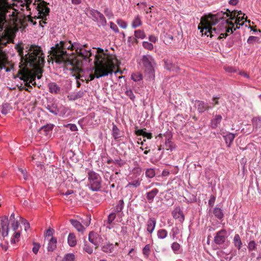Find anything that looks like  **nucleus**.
I'll use <instances>...</instances> for the list:
<instances>
[{
  "instance_id": "1",
  "label": "nucleus",
  "mask_w": 261,
  "mask_h": 261,
  "mask_svg": "<svg viewBox=\"0 0 261 261\" xmlns=\"http://www.w3.org/2000/svg\"><path fill=\"white\" fill-rule=\"evenodd\" d=\"M85 45H82L79 42H71V41H60L54 46L51 47V54L55 57L56 62L64 66L72 65V62L69 59V54L67 53V50L73 51L75 50L76 54Z\"/></svg>"
},
{
  "instance_id": "2",
  "label": "nucleus",
  "mask_w": 261,
  "mask_h": 261,
  "mask_svg": "<svg viewBox=\"0 0 261 261\" xmlns=\"http://www.w3.org/2000/svg\"><path fill=\"white\" fill-rule=\"evenodd\" d=\"M98 55L95 56V73L96 78L108 75L113 72L112 68L114 66L115 57L105 54L101 48H97Z\"/></svg>"
},
{
  "instance_id": "3",
  "label": "nucleus",
  "mask_w": 261,
  "mask_h": 261,
  "mask_svg": "<svg viewBox=\"0 0 261 261\" xmlns=\"http://www.w3.org/2000/svg\"><path fill=\"white\" fill-rule=\"evenodd\" d=\"M16 49L22 60H23L30 66H40L43 64L44 57L40 48L37 46H31L27 54H23V47L17 44Z\"/></svg>"
},
{
  "instance_id": "4",
  "label": "nucleus",
  "mask_w": 261,
  "mask_h": 261,
  "mask_svg": "<svg viewBox=\"0 0 261 261\" xmlns=\"http://www.w3.org/2000/svg\"><path fill=\"white\" fill-rule=\"evenodd\" d=\"M236 11H230L226 9L225 12L221 11L214 15H209L201 19L210 21L211 24H216L220 20H225L228 17L229 19L233 20L236 17Z\"/></svg>"
},
{
  "instance_id": "5",
  "label": "nucleus",
  "mask_w": 261,
  "mask_h": 261,
  "mask_svg": "<svg viewBox=\"0 0 261 261\" xmlns=\"http://www.w3.org/2000/svg\"><path fill=\"white\" fill-rule=\"evenodd\" d=\"M234 23L229 19L222 20L220 24L217 27L218 33H220L217 39L225 38L228 35L232 34L233 31L232 29L234 28Z\"/></svg>"
},
{
  "instance_id": "6",
  "label": "nucleus",
  "mask_w": 261,
  "mask_h": 261,
  "mask_svg": "<svg viewBox=\"0 0 261 261\" xmlns=\"http://www.w3.org/2000/svg\"><path fill=\"white\" fill-rule=\"evenodd\" d=\"M88 186L92 191H98L101 188L102 179L99 174L93 171L88 172Z\"/></svg>"
},
{
  "instance_id": "7",
  "label": "nucleus",
  "mask_w": 261,
  "mask_h": 261,
  "mask_svg": "<svg viewBox=\"0 0 261 261\" xmlns=\"http://www.w3.org/2000/svg\"><path fill=\"white\" fill-rule=\"evenodd\" d=\"M211 22L203 19H201V24L202 27L198 26V29H200V32L202 35H206L207 37L210 36L211 38L213 37H217L220 35V33H218L217 28H212V25L214 24H211Z\"/></svg>"
},
{
  "instance_id": "8",
  "label": "nucleus",
  "mask_w": 261,
  "mask_h": 261,
  "mask_svg": "<svg viewBox=\"0 0 261 261\" xmlns=\"http://www.w3.org/2000/svg\"><path fill=\"white\" fill-rule=\"evenodd\" d=\"M142 62L144 67L145 74L148 78L151 79L154 77V68L153 64L154 60L153 58L149 55H144L142 58Z\"/></svg>"
},
{
  "instance_id": "9",
  "label": "nucleus",
  "mask_w": 261,
  "mask_h": 261,
  "mask_svg": "<svg viewBox=\"0 0 261 261\" xmlns=\"http://www.w3.org/2000/svg\"><path fill=\"white\" fill-rule=\"evenodd\" d=\"M21 76L19 79L25 82V86L29 88H32L30 84L33 85H36V74L34 73L32 70L29 69H25L20 73Z\"/></svg>"
},
{
  "instance_id": "10",
  "label": "nucleus",
  "mask_w": 261,
  "mask_h": 261,
  "mask_svg": "<svg viewBox=\"0 0 261 261\" xmlns=\"http://www.w3.org/2000/svg\"><path fill=\"white\" fill-rule=\"evenodd\" d=\"M227 232L225 229H221L216 232L214 238V242L217 245L225 244L227 245Z\"/></svg>"
},
{
  "instance_id": "11",
  "label": "nucleus",
  "mask_w": 261,
  "mask_h": 261,
  "mask_svg": "<svg viewBox=\"0 0 261 261\" xmlns=\"http://www.w3.org/2000/svg\"><path fill=\"white\" fill-rule=\"evenodd\" d=\"M88 239L89 241L97 248L99 246L102 238H100L97 233L93 231H91L89 233Z\"/></svg>"
},
{
  "instance_id": "12",
  "label": "nucleus",
  "mask_w": 261,
  "mask_h": 261,
  "mask_svg": "<svg viewBox=\"0 0 261 261\" xmlns=\"http://www.w3.org/2000/svg\"><path fill=\"white\" fill-rule=\"evenodd\" d=\"M195 106L197 108L199 113H203L204 111H208L212 108L211 106H208L206 103L203 101L196 100Z\"/></svg>"
},
{
  "instance_id": "13",
  "label": "nucleus",
  "mask_w": 261,
  "mask_h": 261,
  "mask_svg": "<svg viewBox=\"0 0 261 261\" xmlns=\"http://www.w3.org/2000/svg\"><path fill=\"white\" fill-rule=\"evenodd\" d=\"M77 56L81 58H82L84 60L86 61H88L90 62L91 59H90V57L92 55V53L90 50L85 49L84 47L76 54Z\"/></svg>"
},
{
  "instance_id": "14",
  "label": "nucleus",
  "mask_w": 261,
  "mask_h": 261,
  "mask_svg": "<svg viewBox=\"0 0 261 261\" xmlns=\"http://www.w3.org/2000/svg\"><path fill=\"white\" fill-rule=\"evenodd\" d=\"M48 88L50 93L58 94L60 93L61 88L55 82H50L48 84Z\"/></svg>"
},
{
  "instance_id": "15",
  "label": "nucleus",
  "mask_w": 261,
  "mask_h": 261,
  "mask_svg": "<svg viewBox=\"0 0 261 261\" xmlns=\"http://www.w3.org/2000/svg\"><path fill=\"white\" fill-rule=\"evenodd\" d=\"M166 141H165V147L168 150L170 149L171 151L172 150L173 148H175V145L173 142L171 138L172 137V136L170 134V133H168L166 136Z\"/></svg>"
},
{
  "instance_id": "16",
  "label": "nucleus",
  "mask_w": 261,
  "mask_h": 261,
  "mask_svg": "<svg viewBox=\"0 0 261 261\" xmlns=\"http://www.w3.org/2000/svg\"><path fill=\"white\" fill-rule=\"evenodd\" d=\"M85 95V91L80 90L76 92H72L68 94L67 98L69 100H75L82 98Z\"/></svg>"
},
{
  "instance_id": "17",
  "label": "nucleus",
  "mask_w": 261,
  "mask_h": 261,
  "mask_svg": "<svg viewBox=\"0 0 261 261\" xmlns=\"http://www.w3.org/2000/svg\"><path fill=\"white\" fill-rule=\"evenodd\" d=\"M222 120V117L220 115H216L211 121V127L216 128L220 125Z\"/></svg>"
},
{
  "instance_id": "18",
  "label": "nucleus",
  "mask_w": 261,
  "mask_h": 261,
  "mask_svg": "<svg viewBox=\"0 0 261 261\" xmlns=\"http://www.w3.org/2000/svg\"><path fill=\"white\" fill-rule=\"evenodd\" d=\"M156 224V220L154 218H149L147 222V230L150 233L154 231Z\"/></svg>"
},
{
  "instance_id": "19",
  "label": "nucleus",
  "mask_w": 261,
  "mask_h": 261,
  "mask_svg": "<svg viewBox=\"0 0 261 261\" xmlns=\"http://www.w3.org/2000/svg\"><path fill=\"white\" fill-rule=\"evenodd\" d=\"M54 125L51 124H47L42 126L39 129V132L45 136H47L53 129Z\"/></svg>"
},
{
  "instance_id": "20",
  "label": "nucleus",
  "mask_w": 261,
  "mask_h": 261,
  "mask_svg": "<svg viewBox=\"0 0 261 261\" xmlns=\"http://www.w3.org/2000/svg\"><path fill=\"white\" fill-rule=\"evenodd\" d=\"M37 7L38 8L39 14L41 18L43 19L44 17H46L48 15L49 9L48 7L45 6H38Z\"/></svg>"
},
{
  "instance_id": "21",
  "label": "nucleus",
  "mask_w": 261,
  "mask_h": 261,
  "mask_svg": "<svg viewBox=\"0 0 261 261\" xmlns=\"http://www.w3.org/2000/svg\"><path fill=\"white\" fill-rule=\"evenodd\" d=\"M70 222L72 225L79 232L83 233L85 228L82 224L77 220L71 219Z\"/></svg>"
},
{
  "instance_id": "22",
  "label": "nucleus",
  "mask_w": 261,
  "mask_h": 261,
  "mask_svg": "<svg viewBox=\"0 0 261 261\" xmlns=\"http://www.w3.org/2000/svg\"><path fill=\"white\" fill-rule=\"evenodd\" d=\"M159 193V190L156 189H153L151 191L147 192L146 194V198L149 203H151L153 201L154 197Z\"/></svg>"
},
{
  "instance_id": "23",
  "label": "nucleus",
  "mask_w": 261,
  "mask_h": 261,
  "mask_svg": "<svg viewBox=\"0 0 261 261\" xmlns=\"http://www.w3.org/2000/svg\"><path fill=\"white\" fill-rule=\"evenodd\" d=\"M46 109L51 113L57 115L58 114L59 110L57 106L55 103H47L45 106Z\"/></svg>"
},
{
  "instance_id": "24",
  "label": "nucleus",
  "mask_w": 261,
  "mask_h": 261,
  "mask_svg": "<svg viewBox=\"0 0 261 261\" xmlns=\"http://www.w3.org/2000/svg\"><path fill=\"white\" fill-rule=\"evenodd\" d=\"M57 241L56 238L52 237L51 239L49 240V243L48 244L47 246V250L48 251H53L57 248Z\"/></svg>"
},
{
  "instance_id": "25",
  "label": "nucleus",
  "mask_w": 261,
  "mask_h": 261,
  "mask_svg": "<svg viewBox=\"0 0 261 261\" xmlns=\"http://www.w3.org/2000/svg\"><path fill=\"white\" fill-rule=\"evenodd\" d=\"M67 242L70 247H74L76 245V239L74 233H70L68 236Z\"/></svg>"
},
{
  "instance_id": "26",
  "label": "nucleus",
  "mask_w": 261,
  "mask_h": 261,
  "mask_svg": "<svg viewBox=\"0 0 261 261\" xmlns=\"http://www.w3.org/2000/svg\"><path fill=\"white\" fill-rule=\"evenodd\" d=\"M233 243L236 247H237L239 250H240L242 247V243L240 238V236L238 234H236L234 235Z\"/></svg>"
},
{
  "instance_id": "27",
  "label": "nucleus",
  "mask_w": 261,
  "mask_h": 261,
  "mask_svg": "<svg viewBox=\"0 0 261 261\" xmlns=\"http://www.w3.org/2000/svg\"><path fill=\"white\" fill-rule=\"evenodd\" d=\"M116 218V214L115 213H112L108 217V219L107 220V228L109 229L111 228V226L113 224V221Z\"/></svg>"
},
{
  "instance_id": "28",
  "label": "nucleus",
  "mask_w": 261,
  "mask_h": 261,
  "mask_svg": "<svg viewBox=\"0 0 261 261\" xmlns=\"http://www.w3.org/2000/svg\"><path fill=\"white\" fill-rule=\"evenodd\" d=\"M142 24V22L141 20V17L139 15H137L134 17V19L132 21V27L133 28H136L141 26Z\"/></svg>"
},
{
  "instance_id": "29",
  "label": "nucleus",
  "mask_w": 261,
  "mask_h": 261,
  "mask_svg": "<svg viewBox=\"0 0 261 261\" xmlns=\"http://www.w3.org/2000/svg\"><path fill=\"white\" fill-rule=\"evenodd\" d=\"M11 109V107L9 103H4L0 107V112L4 115H6L9 113Z\"/></svg>"
},
{
  "instance_id": "30",
  "label": "nucleus",
  "mask_w": 261,
  "mask_h": 261,
  "mask_svg": "<svg viewBox=\"0 0 261 261\" xmlns=\"http://www.w3.org/2000/svg\"><path fill=\"white\" fill-rule=\"evenodd\" d=\"M88 13L90 16L93 17L94 21H96L99 16H101V13L95 9H90L88 10Z\"/></svg>"
},
{
  "instance_id": "31",
  "label": "nucleus",
  "mask_w": 261,
  "mask_h": 261,
  "mask_svg": "<svg viewBox=\"0 0 261 261\" xmlns=\"http://www.w3.org/2000/svg\"><path fill=\"white\" fill-rule=\"evenodd\" d=\"M226 144H228V146H230L231 143L235 138V135L232 133H228L224 136Z\"/></svg>"
},
{
  "instance_id": "32",
  "label": "nucleus",
  "mask_w": 261,
  "mask_h": 261,
  "mask_svg": "<svg viewBox=\"0 0 261 261\" xmlns=\"http://www.w3.org/2000/svg\"><path fill=\"white\" fill-rule=\"evenodd\" d=\"M101 250L105 253H112L114 251V246L112 244L108 243L105 245H103Z\"/></svg>"
},
{
  "instance_id": "33",
  "label": "nucleus",
  "mask_w": 261,
  "mask_h": 261,
  "mask_svg": "<svg viewBox=\"0 0 261 261\" xmlns=\"http://www.w3.org/2000/svg\"><path fill=\"white\" fill-rule=\"evenodd\" d=\"M141 184V180L139 178L134 180L132 181L129 182L126 186V188H131L133 187L134 188H138Z\"/></svg>"
},
{
  "instance_id": "34",
  "label": "nucleus",
  "mask_w": 261,
  "mask_h": 261,
  "mask_svg": "<svg viewBox=\"0 0 261 261\" xmlns=\"http://www.w3.org/2000/svg\"><path fill=\"white\" fill-rule=\"evenodd\" d=\"M135 36L138 39H143L145 38L146 35L142 30H137L135 31Z\"/></svg>"
},
{
  "instance_id": "35",
  "label": "nucleus",
  "mask_w": 261,
  "mask_h": 261,
  "mask_svg": "<svg viewBox=\"0 0 261 261\" xmlns=\"http://www.w3.org/2000/svg\"><path fill=\"white\" fill-rule=\"evenodd\" d=\"M145 175L147 178H151L155 176V172L153 168H148L146 170Z\"/></svg>"
},
{
  "instance_id": "36",
  "label": "nucleus",
  "mask_w": 261,
  "mask_h": 261,
  "mask_svg": "<svg viewBox=\"0 0 261 261\" xmlns=\"http://www.w3.org/2000/svg\"><path fill=\"white\" fill-rule=\"evenodd\" d=\"M179 233V229L177 227L173 228L170 232V237L173 239H177L178 236L177 235Z\"/></svg>"
},
{
  "instance_id": "37",
  "label": "nucleus",
  "mask_w": 261,
  "mask_h": 261,
  "mask_svg": "<svg viewBox=\"0 0 261 261\" xmlns=\"http://www.w3.org/2000/svg\"><path fill=\"white\" fill-rule=\"evenodd\" d=\"M6 63V59L0 55V71H1L3 69H5L6 72H8L10 71L9 69L6 68L5 66V64Z\"/></svg>"
},
{
  "instance_id": "38",
  "label": "nucleus",
  "mask_w": 261,
  "mask_h": 261,
  "mask_svg": "<svg viewBox=\"0 0 261 261\" xmlns=\"http://www.w3.org/2000/svg\"><path fill=\"white\" fill-rule=\"evenodd\" d=\"M214 214L217 218L221 219L223 217V213L221 208L216 207L214 210Z\"/></svg>"
},
{
  "instance_id": "39",
  "label": "nucleus",
  "mask_w": 261,
  "mask_h": 261,
  "mask_svg": "<svg viewBox=\"0 0 261 261\" xmlns=\"http://www.w3.org/2000/svg\"><path fill=\"white\" fill-rule=\"evenodd\" d=\"M167 231L164 229H160L158 231L157 236L159 239H165L167 236Z\"/></svg>"
},
{
  "instance_id": "40",
  "label": "nucleus",
  "mask_w": 261,
  "mask_h": 261,
  "mask_svg": "<svg viewBox=\"0 0 261 261\" xmlns=\"http://www.w3.org/2000/svg\"><path fill=\"white\" fill-rule=\"evenodd\" d=\"M75 255L73 253H67L65 255L62 261H74Z\"/></svg>"
},
{
  "instance_id": "41",
  "label": "nucleus",
  "mask_w": 261,
  "mask_h": 261,
  "mask_svg": "<svg viewBox=\"0 0 261 261\" xmlns=\"http://www.w3.org/2000/svg\"><path fill=\"white\" fill-rule=\"evenodd\" d=\"M112 135L115 139H117L120 137L119 130L115 125L113 126Z\"/></svg>"
},
{
  "instance_id": "42",
  "label": "nucleus",
  "mask_w": 261,
  "mask_h": 261,
  "mask_svg": "<svg viewBox=\"0 0 261 261\" xmlns=\"http://www.w3.org/2000/svg\"><path fill=\"white\" fill-rule=\"evenodd\" d=\"M142 74L140 73H135L132 74V79L135 82H138L142 80Z\"/></svg>"
},
{
  "instance_id": "43",
  "label": "nucleus",
  "mask_w": 261,
  "mask_h": 261,
  "mask_svg": "<svg viewBox=\"0 0 261 261\" xmlns=\"http://www.w3.org/2000/svg\"><path fill=\"white\" fill-rule=\"evenodd\" d=\"M96 21H97L102 26H105L107 23L106 19L102 13L101 14V16L98 17Z\"/></svg>"
},
{
  "instance_id": "44",
  "label": "nucleus",
  "mask_w": 261,
  "mask_h": 261,
  "mask_svg": "<svg viewBox=\"0 0 261 261\" xmlns=\"http://www.w3.org/2000/svg\"><path fill=\"white\" fill-rule=\"evenodd\" d=\"M124 207V201L123 199H121L118 201V204L116 206L115 211L116 212H120Z\"/></svg>"
},
{
  "instance_id": "45",
  "label": "nucleus",
  "mask_w": 261,
  "mask_h": 261,
  "mask_svg": "<svg viewBox=\"0 0 261 261\" xmlns=\"http://www.w3.org/2000/svg\"><path fill=\"white\" fill-rule=\"evenodd\" d=\"M44 62H43V64L40 66H34V67H38V68H37V69L36 70V72H34L32 71V72L36 74V78L37 77L38 79H40L42 77L41 74L42 73V70L39 67L43 66L44 64Z\"/></svg>"
},
{
  "instance_id": "46",
  "label": "nucleus",
  "mask_w": 261,
  "mask_h": 261,
  "mask_svg": "<svg viewBox=\"0 0 261 261\" xmlns=\"http://www.w3.org/2000/svg\"><path fill=\"white\" fill-rule=\"evenodd\" d=\"M252 124L253 126H255L257 127L259 125L261 124V117H255L252 119Z\"/></svg>"
},
{
  "instance_id": "47",
  "label": "nucleus",
  "mask_w": 261,
  "mask_h": 261,
  "mask_svg": "<svg viewBox=\"0 0 261 261\" xmlns=\"http://www.w3.org/2000/svg\"><path fill=\"white\" fill-rule=\"evenodd\" d=\"M118 25L122 29H126L127 27V23L125 21L121 19H118L116 20Z\"/></svg>"
},
{
  "instance_id": "48",
  "label": "nucleus",
  "mask_w": 261,
  "mask_h": 261,
  "mask_svg": "<svg viewBox=\"0 0 261 261\" xmlns=\"http://www.w3.org/2000/svg\"><path fill=\"white\" fill-rule=\"evenodd\" d=\"M142 45L144 48L150 50L153 48V44L151 43L148 42L147 41L143 42Z\"/></svg>"
},
{
  "instance_id": "49",
  "label": "nucleus",
  "mask_w": 261,
  "mask_h": 261,
  "mask_svg": "<svg viewBox=\"0 0 261 261\" xmlns=\"http://www.w3.org/2000/svg\"><path fill=\"white\" fill-rule=\"evenodd\" d=\"M173 218L177 219L179 218V207L177 206L172 212Z\"/></svg>"
},
{
  "instance_id": "50",
  "label": "nucleus",
  "mask_w": 261,
  "mask_h": 261,
  "mask_svg": "<svg viewBox=\"0 0 261 261\" xmlns=\"http://www.w3.org/2000/svg\"><path fill=\"white\" fill-rule=\"evenodd\" d=\"M83 249L84 250V251H85L86 252H87L89 254H92L93 251L92 247H91L90 246H89L87 243H85L84 244Z\"/></svg>"
},
{
  "instance_id": "51",
  "label": "nucleus",
  "mask_w": 261,
  "mask_h": 261,
  "mask_svg": "<svg viewBox=\"0 0 261 261\" xmlns=\"http://www.w3.org/2000/svg\"><path fill=\"white\" fill-rule=\"evenodd\" d=\"M125 94L133 101L135 100V96L131 89L127 90L125 92Z\"/></svg>"
},
{
  "instance_id": "52",
  "label": "nucleus",
  "mask_w": 261,
  "mask_h": 261,
  "mask_svg": "<svg viewBox=\"0 0 261 261\" xmlns=\"http://www.w3.org/2000/svg\"><path fill=\"white\" fill-rule=\"evenodd\" d=\"M249 251L255 250L256 249V244L254 241H250L248 246Z\"/></svg>"
},
{
  "instance_id": "53",
  "label": "nucleus",
  "mask_w": 261,
  "mask_h": 261,
  "mask_svg": "<svg viewBox=\"0 0 261 261\" xmlns=\"http://www.w3.org/2000/svg\"><path fill=\"white\" fill-rule=\"evenodd\" d=\"M150 250V245L149 244H147L143 248L142 252L143 254L146 256H148L149 254V252Z\"/></svg>"
},
{
  "instance_id": "54",
  "label": "nucleus",
  "mask_w": 261,
  "mask_h": 261,
  "mask_svg": "<svg viewBox=\"0 0 261 261\" xmlns=\"http://www.w3.org/2000/svg\"><path fill=\"white\" fill-rule=\"evenodd\" d=\"M114 164L117 165L119 167H121L125 164V162L122 160L121 159H115L114 160Z\"/></svg>"
},
{
  "instance_id": "55",
  "label": "nucleus",
  "mask_w": 261,
  "mask_h": 261,
  "mask_svg": "<svg viewBox=\"0 0 261 261\" xmlns=\"http://www.w3.org/2000/svg\"><path fill=\"white\" fill-rule=\"evenodd\" d=\"M33 252L35 254H36L38 251H39V249L40 247V245L39 243H33Z\"/></svg>"
},
{
  "instance_id": "56",
  "label": "nucleus",
  "mask_w": 261,
  "mask_h": 261,
  "mask_svg": "<svg viewBox=\"0 0 261 261\" xmlns=\"http://www.w3.org/2000/svg\"><path fill=\"white\" fill-rule=\"evenodd\" d=\"M19 223L17 220H14L11 223V227L13 231H15L18 227Z\"/></svg>"
},
{
  "instance_id": "57",
  "label": "nucleus",
  "mask_w": 261,
  "mask_h": 261,
  "mask_svg": "<svg viewBox=\"0 0 261 261\" xmlns=\"http://www.w3.org/2000/svg\"><path fill=\"white\" fill-rule=\"evenodd\" d=\"M127 42L129 44V45L138 42L137 38L135 37H134L132 36L128 37Z\"/></svg>"
},
{
  "instance_id": "58",
  "label": "nucleus",
  "mask_w": 261,
  "mask_h": 261,
  "mask_svg": "<svg viewBox=\"0 0 261 261\" xmlns=\"http://www.w3.org/2000/svg\"><path fill=\"white\" fill-rule=\"evenodd\" d=\"M110 28L112 30H113L115 33L119 32V29H118L117 26L114 22H110Z\"/></svg>"
},
{
  "instance_id": "59",
  "label": "nucleus",
  "mask_w": 261,
  "mask_h": 261,
  "mask_svg": "<svg viewBox=\"0 0 261 261\" xmlns=\"http://www.w3.org/2000/svg\"><path fill=\"white\" fill-rule=\"evenodd\" d=\"M171 247L174 251H178L179 249V244L176 242H174L172 244Z\"/></svg>"
},
{
  "instance_id": "60",
  "label": "nucleus",
  "mask_w": 261,
  "mask_h": 261,
  "mask_svg": "<svg viewBox=\"0 0 261 261\" xmlns=\"http://www.w3.org/2000/svg\"><path fill=\"white\" fill-rule=\"evenodd\" d=\"M219 97H218L216 96V97H213V98H212L213 102L212 103L213 107H214L216 105H219Z\"/></svg>"
},
{
  "instance_id": "61",
  "label": "nucleus",
  "mask_w": 261,
  "mask_h": 261,
  "mask_svg": "<svg viewBox=\"0 0 261 261\" xmlns=\"http://www.w3.org/2000/svg\"><path fill=\"white\" fill-rule=\"evenodd\" d=\"M54 233V230L53 228H49L46 230V236L50 237L53 235Z\"/></svg>"
},
{
  "instance_id": "62",
  "label": "nucleus",
  "mask_w": 261,
  "mask_h": 261,
  "mask_svg": "<svg viewBox=\"0 0 261 261\" xmlns=\"http://www.w3.org/2000/svg\"><path fill=\"white\" fill-rule=\"evenodd\" d=\"M215 197L214 196H211L209 201H208V204L210 206H213L214 204L215 201Z\"/></svg>"
},
{
  "instance_id": "63",
  "label": "nucleus",
  "mask_w": 261,
  "mask_h": 261,
  "mask_svg": "<svg viewBox=\"0 0 261 261\" xmlns=\"http://www.w3.org/2000/svg\"><path fill=\"white\" fill-rule=\"evenodd\" d=\"M165 41L168 43H171L170 40H173V36L170 34H167L165 37Z\"/></svg>"
},
{
  "instance_id": "64",
  "label": "nucleus",
  "mask_w": 261,
  "mask_h": 261,
  "mask_svg": "<svg viewBox=\"0 0 261 261\" xmlns=\"http://www.w3.org/2000/svg\"><path fill=\"white\" fill-rule=\"evenodd\" d=\"M149 40L152 43H155L157 41V38L154 35H150L149 37Z\"/></svg>"
}]
</instances>
